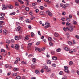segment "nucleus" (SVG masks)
Wrapping results in <instances>:
<instances>
[{
    "mask_svg": "<svg viewBox=\"0 0 79 79\" xmlns=\"http://www.w3.org/2000/svg\"><path fill=\"white\" fill-rule=\"evenodd\" d=\"M18 2H20V3L22 4H24V2L21 0H18Z\"/></svg>",
    "mask_w": 79,
    "mask_h": 79,
    "instance_id": "nucleus-20",
    "label": "nucleus"
},
{
    "mask_svg": "<svg viewBox=\"0 0 79 79\" xmlns=\"http://www.w3.org/2000/svg\"><path fill=\"white\" fill-rule=\"evenodd\" d=\"M52 66H53V67H56V64H52Z\"/></svg>",
    "mask_w": 79,
    "mask_h": 79,
    "instance_id": "nucleus-52",
    "label": "nucleus"
},
{
    "mask_svg": "<svg viewBox=\"0 0 79 79\" xmlns=\"http://www.w3.org/2000/svg\"><path fill=\"white\" fill-rule=\"evenodd\" d=\"M65 72L68 73H69V70H68V69H65Z\"/></svg>",
    "mask_w": 79,
    "mask_h": 79,
    "instance_id": "nucleus-47",
    "label": "nucleus"
},
{
    "mask_svg": "<svg viewBox=\"0 0 79 79\" xmlns=\"http://www.w3.org/2000/svg\"><path fill=\"white\" fill-rule=\"evenodd\" d=\"M16 78L17 79H21V77L19 76H18L16 77Z\"/></svg>",
    "mask_w": 79,
    "mask_h": 79,
    "instance_id": "nucleus-32",
    "label": "nucleus"
},
{
    "mask_svg": "<svg viewBox=\"0 0 79 79\" xmlns=\"http://www.w3.org/2000/svg\"><path fill=\"white\" fill-rule=\"evenodd\" d=\"M52 60H53L56 61V60H57V57L55 56H53L52 57Z\"/></svg>",
    "mask_w": 79,
    "mask_h": 79,
    "instance_id": "nucleus-16",
    "label": "nucleus"
},
{
    "mask_svg": "<svg viewBox=\"0 0 79 79\" xmlns=\"http://www.w3.org/2000/svg\"><path fill=\"white\" fill-rule=\"evenodd\" d=\"M3 34L6 35L8 34V31L6 30H4L3 31Z\"/></svg>",
    "mask_w": 79,
    "mask_h": 79,
    "instance_id": "nucleus-7",
    "label": "nucleus"
},
{
    "mask_svg": "<svg viewBox=\"0 0 79 79\" xmlns=\"http://www.w3.org/2000/svg\"><path fill=\"white\" fill-rule=\"evenodd\" d=\"M46 71L47 72H49V73H51L52 71V70L51 68H47V69L46 70Z\"/></svg>",
    "mask_w": 79,
    "mask_h": 79,
    "instance_id": "nucleus-6",
    "label": "nucleus"
},
{
    "mask_svg": "<svg viewBox=\"0 0 79 79\" xmlns=\"http://www.w3.org/2000/svg\"><path fill=\"white\" fill-rule=\"evenodd\" d=\"M76 73L78 75H79V71L78 70H77Z\"/></svg>",
    "mask_w": 79,
    "mask_h": 79,
    "instance_id": "nucleus-64",
    "label": "nucleus"
},
{
    "mask_svg": "<svg viewBox=\"0 0 79 79\" xmlns=\"http://www.w3.org/2000/svg\"><path fill=\"white\" fill-rule=\"evenodd\" d=\"M73 24H77V23L75 21H73Z\"/></svg>",
    "mask_w": 79,
    "mask_h": 79,
    "instance_id": "nucleus-34",
    "label": "nucleus"
},
{
    "mask_svg": "<svg viewBox=\"0 0 79 79\" xmlns=\"http://www.w3.org/2000/svg\"><path fill=\"white\" fill-rule=\"evenodd\" d=\"M29 1L27 0V3H26V5H29Z\"/></svg>",
    "mask_w": 79,
    "mask_h": 79,
    "instance_id": "nucleus-44",
    "label": "nucleus"
},
{
    "mask_svg": "<svg viewBox=\"0 0 79 79\" xmlns=\"http://www.w3.org/2000/svg\"><path fill=\"white\" fill-rule=\"evenodd\" d=\"M69 30L70 31V32H73V30H74V28H73V27L70 26L69 27Z\"/></svg>",
    "mask_w": 79,
    "mask_h": 79,
    "instance_id": "nucleus-5",
    "label": "nucleus"
},
{
    "mask_svg": "<svg viewBox=\"0 0 79 79\" xmlns=\"http://www.w3.org/2000/svg\"><path fill=\"white\" fill-rule=\"evenodd\" d=\"M9 45L8 44H6V48H7V50H9V48H8V46Z\"/></svg>",
    "mask_w": 79,
    "mask_h": 79,
    "instance_id": "nucleus-36",
    "label": "nucleus"
},
{
    "mask_svg": "<svg viewBox=\"0 0 79 79\" xmlns=\"http://www.w3.org/2000/svg\"><path fill=\"white\" fill-rule=\"evenodd\" d=\"M67 79V76H64L62 78V79Z\"/></svg>",
    "mask_w": 79,
    "mask_h": 79,
    "instance_id": "nucleus-30",
    "label": "nucleus"
},
{
    "mask_svg": "<svg viewBox=\"0 0 79 79\" xmlns=\"http://www.w3.org/2000/svg\"><path fill=\"white\" fill-rule=\"evenodd\" d=\"M56 37H58V36H59V34H58V33L56 32H55V35H54Z\"/></svg>",
    "mask_w": 79,
    "mask_h": 79,
    "instance_id": "nucleus-13",
    "label": "nucleus"
},
{
    "mask_svg": "<svg viewBox=\"0 0 79 79\" xmlns=\"http://www.w3.org/2000/svg\"><path fill=\"white\" fill-rule=\"evenodd\" d=\"M6 43H7V44H10V40H7L6 41Z\"/></svg>",
    "mask_w": 79,
    "mask_h": 79,
    "instance_id": "nucleus-43",
    "label": "nucleus"
},
{
    "mask_svg": "<svg viewBox=\"0 0 79 79\" xmlns=\"http://www.w3.org/2000/svg\"><path fill=\"white\" fill-rule=\"evenodd\" d=\"M19 38L20 39H21V38H22V35H19Z\"/></svg>",
    "mask_w": 79,
    "mask_h": 79,
    "instance_id": "nucleus-61",
    "label": "nucleus"
},
{
    "mask_svg": "<svg viewBox=\"0 0 79 79\" xmlns=\"http://www.w3.org/2000/svg\"><path fill=\"white\" fill-rule=\"evenodd\" d=\"M36 65L35 64H33L31 65V68L33 69H34Z\"/></svg>",
    "mask_w": 79,
    "mask_h": 79,
    "instance_id": "nucleus-9",
    "label": "nucleus"
},
{
    "mask_svg": "<svg viewBox=\"0 0 79 79\" xmlns=\"http://www.w3.org/2000/svg\"><path fill=\"white\" fill-rule=\"evenodd\" d=\"M45 49V48H41V51H44Z\"/></svg>",
    "mask_w": 79,
    "mask_h": 79,
    "instance_id": "nucleus-56",
    "label": "nucleus"
},
{
    "mask_svg": "<svg viewBox=\"0 0 79 79\" xmlns=\"http://www.w3.org/2000/svg\"><path fill=\"white\" fill-rule=\"evenodd\" d=\"M2 6L3 7L2 8V10H5V9H6L8 8V6H6L4 4H2Z\"/></svg>",
    "mask_w": 79,
    "mask_h": 79,
    "instance_id": "nucleus-4",
    "label": "nucleus"
},
{
    "mask_svg": "<svg viewBox=\"0 0 79 79\" xmlns=\"http://www.w3.org/2000/svg\"><path fill=\"white\" fill-rule=\"evenodd\" d=\"M15 30L16 31L19 32V34H22L23 33L22 31H21V27L20 26H18L17 27L15 28Z\"/></svg>",
    "mask_w": 79,
    "mask_h": 79,
    "instance_id": "nucleus-1",
    "label": "nucleus"
},
{
    "mask_svg": "<svg viewBox=\"0 0 79 79\" xmlns=\"http://www.w3.org/2000/svg\"><path fill=\"white\" fill-rule=\"evenodd\" d=\"M32 60L33 63H36L37 61V59L35 58H32Z\"/></svg>",
    "mask_w": 79,
    "mask_h": 79,
    "instance_id": "nucleus-8",
    "label": "nucleus"
},
{
    "mask_svg": "<svg viewBox=\"0 0 79 79\" xmlns=\"http://www.w3.org/2000/svg\"><path fill=\"white\" fill-rule=\"evenodd\" d=\"M47 62L48 64H51V61L50 60H47Z\"/></svg>",
    "mask_w": 79,
    "mask_h": 79,
    "instance_id": "nucleus-22",
    "label": "nucleus"
},
{
    "mask_svg": "<svg viewBox=\"0 0 79 79\" xmlns=\"http://www.w3.org/2000/svg\"><path fill=\"white\" fill-rule=\"evenodd\" d=\"M48 40L49 41H51V40H52V38L51 37H50L48 38Z\"/></svg>",
    "mask_w": 79,
    "mask_h": 79,
    "instance_id": "nucleus-33",
    "label": "nucleus"
},
{
    "mask_svg": "<svg viewBox=\"0 0 79 79\" xmlns=\"http://www.w3.org/2000/svg\"><path fill=\"white\" fill-rule=\"evenodd\" d=\"M22 64H26V62H24V61H23L21 62Z\"/></svg>",
    "mask_w": 79,
    "mask_h": 79,
    "instance_id": "nucleus-25",
    "label": "nucleus"
},
{
    "mask_svg": "<svg viewBox=\"0 0 79 79\" xmlns=\"http://www.w3.org/2000/svg\"><path fill=\"white\" fill-rule=\"evenodd\" d=\"M15 14H16V13H15V12H12L10 14V15H11L12 16H13V15H15Z\"/></svg>",
    "mask_w": 79,
    "mask_h": 79,
    "instance_id": "nucleus-35",
    "label": "nucleus"
},
{
    "mask_svg": "<svg viewBox=\"0 0 79 79\" xmlns=\"http://www.w3.org/2000/svg\"><path fill=\"white\" fill-rule=\"evenodd\" d=\"M46 56L47 58H49L50 57V55H48V52L47 53Z\"/></svg>",
    "mask_w": 79,
    "mask_h": 79,
    "instance_id": "nucleus-48",
    "label": "nucleus"
},
{
    "mask_svg": "<svg viewBox=\"0 0 79 79\" xmlns=\"http://www.w3.org/2000/svg\"><path fill=\"white\" fill-rule=\"evenodd\" d=\"M25 10L27 11H29V7H26Z\"/></svg>",
    "mask_w": 79,
    "mask_h": 79,
    "instance_id": "nucleus-28",
    "label": "nucleus"
},
{
    "mask_svg": "<svg viewBox=\"0 0 79 79\" xmlns=\"http://www.w3.org/2000/svg\"><path fill=\"white\" fill-rule=\"evenodd\" d=\"M44 69H45L46 70L48 68V66H44Z\"/></svg>",
    "mask_w": 79,
    "mask_h": 79,
    "instance_id": "nucleus-37",
    "label": "nucleus"
},
{
    "mask_svg": "<svg viewBox=\"0 0 79 79\" xmlns=\"http://www.w3.org/2000/svg\"><path fill=\"white\" fill-rule=\"evenodd\" d=\"M45 25L46 26L44 27L45 29H47L48 27H50V24L49 22H47L45 23Z\"/></svg>",
    "mask_w": 79,
    "mask_h": 79,
    "instance_id": "nucleus-2",
    "label": "nucleus"
},
{
    "mask_svg": "<svg viewBox=\"0 0 79 79\" xmlns=\"http://www.w3.org/2000/svg\"><path fill=\"white\" fill-rule=\"evenodd\" d=\"M25 39H26V40H29V38L27 37V36H26L25 37Z\"/></svg>",
    "mask_w": 79,
    "mask_h": 79,
    "instance_id": "nucleus-45",
    "label": "nucleus"
},
{
    "mask_svg": "<svg viewBox=\"0 0 79 79\" xmlns=\"http://www.w3.org/2000/svg\"><path fill=\"white\" fill-rule=\"evenodd\" d=\"M70 24H71V23H69V22H67V23H66V26H69V25H70Z\"/></svg>",
    "mask_w": 79,
    "mask_h": 79,
    "instance_id": "nucleus-41",
    "label": "nucleus"
},
{
    "mask_svg": "<svg viewBox=\"0 0 79 79\" xmlns=\"http://www.w3.org/2000/svg\"><path fill=\"white\" fill-rule=\"evenodd\" d=\"M57 52H60L61 51V49L60 48H58V49L56 50Z\"/></svg>",
    "mask_w": 79,
    "mask_h": 79,
    "instance_id": "nucleus-46",
    "label": "nucleus"
},
{
    "mask_svg": "<svg viewBox=\"0 0 79 79\" xmlns=\"http://www.w3.org/2000/svg\"><path fill=\"white\" fill-rule=\"evenodd\" d=\"M39 15H44V12L43 11H41L39 13Z\"/></svg>",
    "mask_w": 79,
    "mask_h": 79,
    "instance_id": "nucleus-15",
    "label": "nucleus"
},
{
    "mask_svg": "<svg viewBox=\"0 0 79 79\" xmlns=\"http://www.w3.org/2000/svg\"><path fill=\"white\" fill-rule=\"evenodd\" d=\"M72 64H73V62H72V61L70 62L69 65H72Z\"/></svg>",
    "mask_w": 79,
    "mask_h": 79,
    "instance_id": "nucleus-63",
    "label": "nucleus"
},
{
    "mask_svg": "<svg viewBox=\"0 0 79 79\" xmlns=\"http://www.w3.org/2000/svg\"><path fill=\"white\" fill-rule=\"evenodd\" d=\"M15 49H17V50H18V48H19V46L18 44H16L15 45Z\"/></svg>",
    "mask_w": 79,
    "mask_h": 79,
    "instance_id": "nucleus-12",
    "label": "nucleus"
},
{
    "mask_svg": "<svg viewBox=\"0 0 79 79\" xmlns=\"http://www.w3.org/2000/svg\"><path fill=\"white\" fill-rule=\"evenodd\" d=\"M62 74L63 72L62 71H61L59 72V74H60V75H62Z\"/></svg>",
    "mask_w": 79,
    "mask_h": 79,
    "instance_id": "nucleus-58",
    "label": "nucleus"
},
{
    "mask_svg": "<svg viewBox=\"0 0 79 79\" xmlns=\"http://www.w3.org/2000/svg\"><path fill=\"white\" fill-rule=\"evenodd\" d=\"M3 23H4V22L3 21H0V24H3Z\"/></svg>",
    "mask_w": 79,
    "mask_h": 79,
    "instance_id": "nucleus-60",
    "label": "nucleus"
},
{
    "mask_svg": "<svg viewBox=\"0 0 79 79\" xmlns=\"http://www.w3.org/2000/svg\"><path fill=\"white\" fill-rule=\"evenodd\" d=\"M31 37H34V33L33 32L31 33Z\"/></svg>",
    "mask_w": 79,
    "mask_h": 79,
    "instance_id": "nucleus-24",
    "label": "nucleus"
},
{
    "mask_svg": "<svg viewBox=\"0 0 79 79\" xmlns=\"http://www.w3.org/2000/svg\"><path fill=\"white\" fill-rule=\"evenodd\" d=\"M49 44L50 46H52V45H53V43L51 42H49Z\"/></svg>",
    "mask_w": 79,
    "mask_h": 79,
    "instance_id": "nucleus-40",
    "label": "nucleus"
},
{
    "mask_svg": "<svg viewBox=\"0 0 79 79\" xmlns=\"http://www.w3.org/2000/svg\"><path fill=\"white\" fill-rule=\"evenodd\" d=\"M23 18L21 16H20L19 20L20 21H22V19H23Z\"/></svg>",
    "mask_w": 79,
    "mask_h": 79,
    "instance_id": "nucleus-51",
    "label": "nucleus"
},
{
    "mask_svg": "<svg viewBox=\"0 0 79 79\" xmlns=\"http://www.w3.org/2000/svg\"><path fill=\"white\" fill-rule=\"evenodd\" d=\"M64 50H66V51H69V50H70V49L68 48V47H66L64 48Z\"/></svg>",
    "mask_w": 79,
    "mask_h": 79,
    "instance_id": "nucleus-10",
    "label": "nucleus"
},
{
    "mask_svg": "<svg viewBox=\"0 0 79 79\" xmlns=\"http://www.w3.org/2000/svg\"><path fill=\"white\" fill-rule=\"evenodd\" d=\"M35 17L34 16H32V17L30 18L31 20H33Z\"/></svg>",
    "mask_w": 79,
    "mask_h": 79,
    "instance_id": "nucleus-42",
    "label": "nucleus"
},
{
    "mask_svg": "<svg viewBox=\"0 0 79 79\" xmlns=\"http://www.w3.org/2000/svg\"><path fill=\"white\" fill-rule=\"evenodd\" d=\"M40 44V42H38L36 43V45H39Z\"/></svg>",
    "mask_w": 79,
    "mask_h": 79,
    "instance_id": "nucleus-50",
    "label": "nucleus"
},
{
    "mask_svg": "<svg viewBox=\"0 0 79 79\" xmlns=\"http://www.w3.org/2000/svg\"><path fill=\"white\" fill-rule=\"evenodd\" d=\"M17 63H18V60H16L14 62V64H17Z\"/></svg>",
    "mask_w": 79,
    "mask_h": 79,
    "instance_id": "nucleus-59",
    "label": "nucleus"
},
{
    "mask_svg": "<svg viewBox=\"0 0 79 79\" xmlns=\"http://www.w3.org/2000/svg\"><path fill=\"white\" fill-rule=\"evenodd\" d=\"M9 69H11V68H12V65H11V64H10L9 66Z\"/></svg>",
    "mask_w": 79,
    "mask_h": 79,
    "instance_id": "nucleus-53",
    "label": "nucleus"
},
{
    "mask_svg": "<svg viewBox=\"0 0 79 79\" xmlns=\"http://www.w3.org/2000/svg\"><path fill=\"white\" fill-rule=\"evenodd\" d=\"M4 17H0V20H3L4 19Z\"/></svg>",
    "mask_w": 79,
    "mask_h": 79,
    "instance_id": "nucleus-26",
    "label": "nucleus"
},
{
    "mask_svg": "<svg viewBox=\"0 0 79 79\" xmlns=\"http://www.w3.org/2000/svg\"><path fill=\"white\" fill-rule=\"evenodd\" d=\"M13 8L12 5H9L8 6V8H10V9H12Z\"/></svg>",
    "mask_w": 79,
    "mask_h": 79,
    "instance_id": "nucleus-17",
    "label": "nucleus"
},
{
    "mask_svg": "<svg viewBox=\"0 0 79 79\" xmlns=\"http://www.w3.org/2000/svg\"><path fill=\"white\" fill-rule=\"evenodd\" d=\"M68 44H69V45H72V43L71 42L68 41Z\"/></svg>",
    "mask_w": 79,
    "mask_h": 79,
    "instance_id": "nucleus-21",
    "label": "nucleus"
},
{
    "mask_svg": "<svg viewBox=\"0 0 79 79\" xmlns=\"http://www.w3.org/2000/svg\"><path fill=\"white\" fill-rule=\"evenodd\" d=\"M71 21V19H70V18H68L67 19V21L68 22H70Z\"/></svg>",
    "mask_w": 79,
    "mask_h": 79,
    "instance_id": "nucleus-29",
    "label": "nucleus"
},
{
    "mask_svg": "<svg viewBox=\"0 0 79 79\" xmlns=\"http://www.w3.org/2000/svg\"><path fill=\"white\" fill-rule=\"evenodd\" d=\"M75 37H76V38H77V39H79V36H78V35H76L75 36Z\"/></svg>",
    "mask_w": 79,
    "mask_h": 79,
    "instance_id": "nucleus-62",
    "label": "nucleus"
},
{
    "mask_svg": "<svg viewBox=\"0 0 79 79\" xmlns=\"http://www.w3.org/2000/svg\"><path fill=\"white\" fill-rule=\"evenodd\" d=\"M61 20L63 21H65V18H61Z\"/></svg>",
    "mask_w": 79,
    "mask_h": 79,
    "instance_id": "nucleus-55",
    "label": "nucleus"
},
{
    "mask_svg": "<svg viewBox=\"0 0 79 79\" xmlns=\"http://www.w3.org/2000/svg\"><path fill=\"white\" fill-rule=\"evenodd\" d=\"M0 15L1 16H2V17H3L4 16H5V14H1Z\"/></svg>",
    "mask_w": 79,
    "mask_h": 79,
    "instance_id": "nucleus-38",
    "label": "nucleus"
},
{
    "mask_svg": "<svg viewBox=\"0 0 79 79\" xmlns=\"http://www.w3.org/2000/svg\"><path fill=\"white\" fill-rule=\"evenodd\" d=\"M12 76H17V73H13L12 74Z\"/></svg>",
    "mask_w": 79,
    "mask_h": 79,
    "instance_id": "nucleus-27",
    "label": "nucleus"
},
{
    "mask_svg": "<svg viewBox=\"0 0 79 79\" xmlns=\"http://www.w3.org/2000/svg\"><path fill=\"white\" fill-rule=\"evenodd\" d=\"M65 7L66 8V7H67L68 6H69V4H68V3H66V4H64Z\"/></svg>",
    "mask_w": 79,
    "mask_h": 79,
    "instance_id": "nucleus-23",
    "label": "nucleus"
},
{
    "mask_svg": "<svg viewBox=\"0 0 79 79\" xmlns=\"http://www.w3.org/2000/svg\"><path fill=\"white\" fill-rule=\"evenodd\" d=\"M47 13L48 14L49 16H52V15H53V14H52V13H51L50 12V11L48 10L47 11Z\"/></svg>",
    "mask_w": 79,
    "mask_h": 79,
    "instance_id": "nucleus-3",
    "label": "nucleus"
},
{
    "mask_svg": "<svg viewBox=\"0 0 79 79\" xmlns=\"http://www.w3.org/2000/svg\"><path fill=\"white\" fill-rule=\"evenodd\" d=\"M40 9H41V10H43L44 9V7L42 6H41L40 7Z\"/></svg>",
    "mask_w": 79,
    "mask_h": 79,
    "instance_id": "nucleus-57",
    "label": "nucleus"
},
{
    "mask_svg": "<svg viewBox=\"0 0 79 79\" xmlns=\"http://www.w3.org/2000/svg\"><path fill=\"white\" fill-rule=\"evenodd\" d=\"M15 40H19V38L18 37V36H17L15 37Z\"/></svg>",
    "mask_w": 79,
    "mask_h": 79,
    "instance_id": "nucleus-18",
    "label": "nucleus"
},
{
    "mask_svg": "<svg viewBox=\"0 0 79 79\" xmlns=\"http://www.w3.org/2000/svg\"><path fill=\"white\" fill-rule=\"evenodd\" d=\"M19 70V68H15L14 69V71H17Z\"/></svg>",
    "mask_w": 79,
    "mask_h": 79,
    "instance_id": "nucleus-14",
    "label": "nucleus"
},
{
    "mask_svg": "<svg viewBox=\"0 0 79 79\" xmlns=\"http://www.w3.org/2000/svg\"><path fill=\"white\" fill-rule=\"evenodd\" d=\"M6 52L4 53L3 54V56H6Z\"/></svg>",
    "mask_w": 79,
    "mask_h": 79,
    "instance_id": "nucleus-54",
    "label": "nucleus"
},
{
    "mask_svg": "<svg viewBox=\"0 0 79 79\" xmlns=\"http://www.w3.org/2000/svg\"><path fill=\"white\" fill-rule=\"evenodd\" d=\"M32 54H30L28 56V58H31V57H32Z\"/></svg>",
    "mask_w": 79,
    "mask_h": 79,
    "instance_id": "nucleus-39",
    "label": "nucleus"
},
{
    "mask_svg": "<svg viewBox=\"0 0 79 79\" xmlns=\"http://www.w3.org/2000/svg\"><path fill=\"white\" fill-rule=\"evenodd\" d=\"M60 6L61 7L63 8H65L64 4H60Z\"/></svg>",
    "mask_w": 79,
    "mask_h": 79,
    "instance_id": "nucleus-11",
    "label": "nucleus"
},
{
    "mask_svg": "<svg viewBox=\"0 0 79 79\" xmlns=\"http://www.w3.org/2000/svg\"><path fill=\"white\" fill-rule=\"evenodd\" d=\"M26 22L28 23H30L31 22V20L29 19H27L26 20Z\"/></svg>",
    "mask_w": 79,
    "mask_h": 79,
    "instance_id": "nucleus-31",
    "label": "nucleus"
},
{
    "mask_svg": "<svg viewBox=\"0 0 79 79\" xmlns=\"http://www.w3.org/2000/svg\"><path fill=\"white\" fill-rule=\"evenodd\" d=\"M38 33L39 34V35H40L41 36V33H40V31H38Z\"/></svg>",
    "mask_w": 79,
    "mask_h": 79,
    "instance_id": "nucleus-49",
    "label": "nucleus"
},
{
    "mask_svg": "<svg viewBox=\"0 0 79 79\" xmlns=\"http://www.w3.org/2000/svg\"><path fill=\"white\" fill-rule=\"evenodd\" d=\"M35 73L36 74H39V71L36 70H35Z\"/></svg>",
    "mask_w": 79,
    "mask_h": 79,
    "instance_id": "nucleus-19",
    "label": "nucleus"
}]
</instances>
